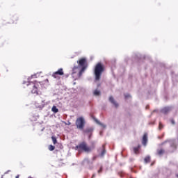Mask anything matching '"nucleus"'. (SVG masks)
Listing matches in <instances>:
<instances>
[{"label":"nucleus","instance_id":"f257e3e1","mask_svg":"<svg viewBox=\"0 0 178 178\" xmlns=\"http://www.w3.org/2000/svg\"><path fill=\"white\" fill-rule=\"evenodd\" d=\"M76 63L78 64V67H74L72 69L73 73H76V70L79 69V67L81 68L79 74V76H81L84 72H86V69L88 67V63L87 62V58H81L79 59V60L76 61Z\"/></svg>","mask_w":178,"mask_h":178},{"label":"nucleus","instance_id":"f03ea898","mask_svg":"<svg viewBox=\"0 0 178 178\" xmlns=\"http://www.w3.org/2000/svg\"><path fill=\"white\" fill-rule=\"evenodd\" d=\"M105 72V65L102 63H97L94 68V74L95 81H99L101 80V76L102 73Z\"/></svg>","mask_w":178,"mask_h":178},{"label":"nucleus","instance_id":"7ed1b4c3","mask_svg":"<svg viewBox=\"0 0 178 178\" xmlns=\"http://www.w3.org/2000/svg\"><path fill=\"white\" fill-rule=\"evenodd\" d=\"M26 86L29 87V88H32V94H36L37 95H38V87H40L39 82H37L36 81L33 82H27Z\"/></svg>","mask_w":178,"mask_h":178},{"label":"nucleus","instance_id":"20e7f679","mask_svg":"<svg viewBox=\"0 0 178 178\" xmlns=\"http://www.w3.org/2000/svg\"><path fill=\"white\" fill-rule=\"evenodd\" d=\"M75 126L78 130H84V126H86V120H84V118L79 117L76 118Z\"/></svg>","mask_w":178,"mask_h":178},{"label":"nucleus","instance_id":"39448f33","mask_svg":"<svg viewBox=\"0 0 178 178\" xmlns=\"http://www.w3.org/2000/svg\"><path fill=\"white\" fill-rule=\"evenodd\" d=\"M76 149L79 151H83V152H90L91 151V147H88L87 143L84 141L79 143V145H76Z\"/></svg>","mask_w":178,"mask_h":178},{"label":"nucleus","instance_id":"423d86ee","mask_svg":"<svg viewBox=\"0 0 178 178\" xmlns=\"http://www.w3.org/2000/svg\"><path fill=\"white\" fill-rule=\"evenodd\" d=\"M63 74H65V73L63 72V69L60 68L58 71L53 73L52 76L54 79H56L58 75V76H63Z\"/></svg>","mask_w":178,"mask_h":178},{"label":"nucleus","instance_id":"0eeeda50","mask_svg":"<svg viewBox=\"0 0 178 178\" xmlns=\"http://www.w3.org/2000/svg\"><path fill=\"white\" fill-rule=\"evenodd\" d=\"M147 143H148V134L145 133L144 134L142 139V144L145 147L147 146Z\"/></svg>","mask_w":178,"mask_h":178},{"label":"nucleus","instance_id":"6e6552de","mask_svg":"<svg viewBox=\"0 0 178 178\" xmlns=\"http://www.w3.org/2000/svg\"><path fill=\"white\" fill-rule=\"evenodd\" d=\"M109 101L111 104H113V105H114L115 108H119V104L118 103L117 101L115 100L113 97L110 96Z\"/></svg>","mask_w":178,"mask_h":178},{"label":"nucleus","instance_id":"1a4fd4ad","mask_svg":"<svg viewBox=\"0 0 178 178\" xmlns=\"http://www.w3.org/2000/svg\"><path fill=\"white\" fill-rule=\"evenodd\" d=\"M171 111H172V108L170 107H164L161 110V113H164L165 115H166V113H169V112Z\"/></svg>","mask_w":178,"mask_h":178},{"label":"nucleus","instance_id":"9d476101","mask_svg":"<svg viewBox=\"0 0 178 178\" xmlns=\"http://www.w3.org/2000/svg\"><path fill=\"white\" fill-rule=\"evenodd\" d=\"M176 149H177V145H176L175 143H172L170 145V152H175V151H176Z\"/></svg>","mask_w":178,"mask_h":178},{"label":"nucleus","instance_id":"9b49d317","mask_svg":"<svg viewBox=\"0 0 178 178\" xmlns=\"http://www.w3.org/2000/svg\"><path fill=\"white\" fill-rule=\"evenodd\" d=\"M165 154V149H157V155H163Z\"/></svg>","mask_w":178,"mask_h":178},{"label":"nucleus","instance_id":"f8f14e48","mask_svg":"<svg viewBox=\"0 0 178 178\" xmlns=\"http://www.w3.org/2000/svg\"><path fill=\"white\" fill-rule=\"evenodd\" d=\"M145 163H149L151 162V157L147 156L144 159Z\"/></svg>","mask_w":178,"mask_h":178},{"label":"nucleus","instance_id":"ddd939ff","mask_svg":"<svg viewBox=\"0 0 178 178\" xmlns=\"http://www.w3.org/2000/svg\"><path fill=\"white\" fill-rule=\"evenodd\" d=\"M93 95H95L96 97H98L101 95V91L96 89L95 90H94Z\"/></svg>","mask_w":178,"mask_h":178},{"label":"nucleus","instance_id":"4468645a","mask_svg":"<svg viewBox=\"0 0 178 178\" xmlns=\"http://www.w3.org/2000/svg\"><path fill=\"white\" fill-rule=\"evenodd\" d=\"M51 111L52 112H54V113H58L59 112V110L58 109V108H56V106H54L51 108Z\"/></svg>","mask_w":178,"mask_h":178},{"label":"nucleus","instance_id":"2eb2a0df","mask_svg":"<svg viewBox=\"0 0 178 178\" xmlns=\"http://www.w3.org/2000/svg\"><path fill=\"white\" fill-rule=\"evenodd\" d=\"M134 152L135 154H139L140 152V145H138L137 147H134Z\"/></svg>","mask_w":178,"mask_h":178},{"label":"nucleus","instance_id":"dca6fc26","mask_svg":"<svg viewBox=\"0 0 178 178\" xmlns=\"http://www.w3.org/2000/svg\"><path fill=\"white\" fill-rule=\"evenodd\" d=\"M103 150L101 152V156H104L105 155V153L106 152V151L105 150V146H102Z\"/></svg>","mask_w":178,"mask_h":178},{"label":"nucleus","instance_id":"f3484780","mask_svg":"<svg viewBox=\"0 0 178 178\" xmlns=\"http://www.w3.org/2000/svg\"><path fill=\"white\" fill-rule=\"evenodd\" d=\"M93 130L92 128H88L85 130V133H92Z\"/></svg>","mask_w":178,"mask_h":178},{"label":"nucleus","instance_id":"a211bd4d","mask_svg":"<svg viewBox=\"0 0 178 178\" xmlns=\"http://www.w3.org/2000/svg\"><path fill=\"white\" fill-rule=\"evenodd\" d=\"M51 140L53 141V144H56V143H58V140H56V138L55 136H52Z\"/></svg>","mask_w":178,"mask_h":178},{"label":"nucleus","instance_id":"6ab92c4d","mask_svg":"<svg viewBox=\"0 0 178 178\" xmlns=\"http://www.w3.org/2000/svg\"><path fill=\"white\" fill-rule=\"evenodd\" d=\"M55 149V146L52 145H50L49 146V151H54Z\"/></svg>","mask_w":178,"mask_h":178},{"label":"nucleus","instance_id":"aec40b11","mask_svg":"<svg viewBox=\"0 0 178 178\" xmlns=\"http://www.w3.org/2000/svg\"><path fill=\"white\" fill-rule=\"evenodd\" d=\"M159 130H162V129H163V125L162 124L161 122H159Z\"/></svg>","mask_w":178,"mask_h":178},{"label":"nucleus","instance_id":"412c9836","mask_svg":"<svg viewBox=\"0 0 178 178\" xmlns=\"http://www.w3.org/2000/svg\"><path fill=\"white\" fill-rule=\"evenodd\" d=\"M171 123H172V124H175V120L172 119L171 120Z\"/></svg>","mask_w":178,"mask_h":178},{"label":"nucleus","instance_id":"4be33fe9","mask_svg":"<svg viewBox=\"0 0 178 178\" xmlns=\"http://www.w3.org/2000/svg\"><path fill=\"white\" fill-rule=\"evenodd\" d=\"M102 172V167L100 168V169L98 170V173H101Z\"/></svg>","mask_w":178,"mask_h":178},{"label":"nucleus","instance_id":"5701e85b","mask_svg":"<svg viewBox=\"0 0 178 178\" xmlns=\"http://www.w3.org/2000/svg\"><path fill=\"white\" fill-rule=\"evenodd\" d=\"M129 97H130V95H125V98H129Z\"/></svg>","mask_w":178,"mask_h":178},{"label":"nucleus","instance_id":"b1692460","mask_svg":"<svg viewBox=\"0 0 178 178\" xmlns=\"http://www.w3.org/2000/svg\"><path fill=\"white\" fill-rule=\"evenodd\" d=\"M94 177H95V175H92L91 178H94Z\"/></svg>","mask_w":178,"mask_h":178},{"label":"nucleus","instance_id":"393cba45","mask_svg":"<svg viewBox=\"0 0 178 178\" xmlns=\"http://www.w3.org/2000/svg\"><path fill=\"white\" fill-rule=\"evenodd\" d=\"M15 178H19V175H17V176L15 177Z\"/></svg>","mask_w":178,"mask_h":178},{"label":"nucleus","instance_id":"a878e982","mask_svg":"<svg viewBox=\"0 0 178 178\" xmlns=\"http://www.w3.org/2000/svg\"><path fill=\"white\" fill-rule=\"evenodd\" d=\"M163 144H165V142H164V143H163L161 145H163Z\"/></svg>","mask_w":178,"mask_h":178},{"label":"nucleus","instance_id":"bb28decb","mask_svg":"<svg viewBox=\"0 0 178 178\" xmlns=\"http://www.w3.org/2000/svg\"><path fill=\"white\" fill-rule=\"evenodd\" d=\"M15 20H17V18H15Z\"/></svg>","mask_w":178,"mask_h":178},{"label":"nucleus","instance_id":"cd10ccee","mask_svg":"<svg viewBox=\"0 0 178 178\" xmlns=\"http://www.w3.org/2000/svg\"><path fill=\"white\" fill-rule=\"evenodd\" d=\"M3 176H5V175H3V176L1 177V178H3Z\"/></svg>","mask_w":178,"mask_h":178},{"label":"nucleus","instance_id":"c85d7f7f","mask_svg":"<svg viewBox=\"0 0 178 178\" xmlns=\"http://www.w3.org/2000/svg\"><path fill=\"white\" fill-rule=\"evenodd\" d=\"M7 174V172H6L5 174H4V176H5V175H6Z\"/></svg>","mask_w":178,"mask_h":178}]
</instances>
